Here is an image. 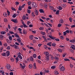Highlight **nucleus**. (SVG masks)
Instances as JSON below:
<instances>
[{
  "label": "nucleus",
  "mask_w": 75,
  "mask_h": 75,
  "mask_svg": "<svg viewBox=\"0 0 75 75\" xmlns=\"http://www.w3.org/2000/svg\"><path fill=\"white\" fill-rule=\"evenodd\" d=\"M39 11L40 13H44V10H43L42 9L39 10Z\"/></svg>",
  "instance_id": "19"
},
{
  "label": "nucleus",
  "mask_w": 75,
  "mask_h": 75,
  "mask_svg": "<svg viewBox=\"0 0 75 75\" xmlns=\"http://www.w3.org/2000/svg\"><path fill=\"white\" fill-rule=\"evenodd\" d=\"M29 48L30 50H33L34 51H35V50L33 47H30Z\"/></svg>",
  "instance_id": "17"
},
{
  "label": "nucleus",
  "mask_w": 75,
  "mask_h": 75,
  "mask_svg": "<svg viewBox=\"0 0 75 75\" xmlns=\"http://www.w3.org/2000/svg\"><path fill=\"white\" fill-rule=\"evenodd\" d=\"M32 17H35L34 12H33L32 13Z\"/></svg>",
  "instance_id": "39"
},
{
  "label": "nucleus",
  "mask_w": 75,
  "mask_h": 75,
  "mask_svg": "<svg viewBox=\"0 0 75 75\" xmlns=\"http://www.w3.org/2000/svg\"><path fill=\"white\" fill-rule=\"evenodd\" d=\"M60 23H64V21L62 19H61L59 21Z\"/></svg>",
  "instance_id": "40"
},
{
  "label": "nucleus",
  "mask_w": 75,
  "mask_h": 75,
  "mask_svg": "<svg viewBox=\"0 0 75 75\" xmlns=\"http://www.w3.org/2000/svg\"><path fill=\"white\" fill-rule=\"evenodd\" d=\"M35 63H34V64H33V69H36V66H35Z\"/></svg>",
  "instance_id": "37"
},
{
  "label": "nucleus",
  "mask_w": 75,
  "mask_h": 75,
  "mask_svg": "<svg viewBox=\"0 0 75 75\" xmlns=\"http://www.w3.org/2000/svg\"><path fill=\"white\" fill-rule=\"evenodd\" d=\"M69 21L70 22H72V18H69Z\"/></svg>",
  "instance_id": "50"
},
{
  "label": "nucleus",
  "mask_w": 75,
  "mask_h": 75,
  "mask_svg": "<svg viewBox=\"0 0 75 75\" xmlns=\"http://www.w3.org/2000/svg\"><path fill=\"white\" fill-rule=\"evenodd\" d=\"M70 42H73L75 43V38L74 39H73L72 40H70Z\"/></svg>",
  "instance_id": "9"
},
{
  "label": "nucleus",
  "mask_w": 75,
  "mask_h": 75,
  "mask_svg": "<svg viewBox=\"0 0 75 75\" xmlns=\"http://www.w3.org/2000/svg\"><path fill=\"white\" fill-rule=\"evenodd\" d=\"M34 12L35 13V15L36 16H38V11L36 10L34 11Z\"/></svg>",
  "instance_id": "8"
},
{
  "label": "nucleus",
  "mask_w": 75,
  "mask_h": 75,
  "mask_svg": "<svg viewBox=\"0 0 75 75\" xmlns=\"http://www.w3.org/2000/svg\"><path fill=\"white\" fill-rule=\"evenodd\" d=\"M3 48L2 47L1 48H0V52H2V51H3Z\"/></svg>",
  "instance_id": "56"
},
{
  "label": "nucleus",
  "mask_w": 75,
  "mask_h": 75,
  "mask_svg": "<svg viewBox=\"0 0 75 75\" xmlns=\"http://www.w3.org/2000/svg\"><path fill=\"white\" fill-rule=\"evenodd\" d=\"M13 22H14V23H18V21H17V19H15L13 20Z\"/></svg>",
  "instance_id": "25"
},
{
  "label": "nucleus",
  "mask_w": 75,
  "mask_h": 75,
  "mask_svg": "<svg viewBox=\"0 0 75 75\" xmlns=\"http://www.w3.org/2000/svg\"><path fill=\"white\" fill-rule=\"evenodd\" d=\"M30 61H34V60L33 59V57H30Z\"/></svg>",
  "instance_id": "41"
},
{
  "label": "nucleus",
  "mask_w": 75,
  "mask_h": 75,
  "mask_svg": "<svg viewBox=\"0 0 75 75\" xmlns=\"http://www.w3.org/2000/svg\"><path fill=\"white\" fill-rule=\"evenodd\" d=\"M2 56H6V54L5 53H4L2 54Z\"/></svg>",
  "instance_id": "48"
},
{
  "label": "nucleus",
  "mask_w": 75,
  "mask_h": 75,
  "mask_svg": "<svg viewBox=\"0 0 75 75\" xmlns=\"http://www.w3.org/2000/svg\"><path fill=\"white\" fill-rule=\"evenodd\" d=\"M7 42L8 43H11V41H10L9 40H7Z\"/></svg>",
  "instance_id": "60"
},
{
  "label": "nucleus",
  "mask_w": 75,
  "mask_h": 75,
  "mask_svg": "<svg viewBox=\"0 0 75 75\" xmlns=\"http://www.w3.org/2000/svg\"><path fill=\"white\" fill-rule=\"evenodd\" d=\"M9 33H10L11 34H14V33L13 32L9 31Z\"/></svg>",
  "instance_id": "46"
},
{
  "label": "nucleus",
  "mask_w": 75,
  "mask_h": 75,
  "mask_svg": "<svg viewBox=\"0 0 75 75\" xmlns=\"http://www.w3.org/2000/svg\"><path fill=\"white\" fill-rule=\"evenodd\" d=\"M59 12H60V11H59V10H57L56 12V14L59 15Z\"/></svg>",
  "instance_id": "16"
},
{
  "label": "nucleus",
  "mask_w": 75,
  "mask_h": 75,
  "mask_svg": "<svg viewBox=\"0 0 75 75\" xmlns=\"http://www.w3.org/2000/svg\"><path fill=\"white\" fill-rule=\"evenodd\" d=\"M20 65L23 69H24V68H25V66H23V65L21 64H20Z\"/></svg>",
  "instance_id": "22"
},
{
  "label": "nucleus",
  "mask_w": 75,
  "mask_h": 75,
  "mask_svg": "<svg viewBox=\"0 0 75 75\" xmlns=\"http://www.w3.org/2000/svg\"><path fill=\"white\" fill-rule=\"evenodd\" d=\"M70 47L72 48L73 50H75V46L74 45H72V46H71Z\"/></svg>",
  "instance_id": "15"
},
{
  "label": "nucleus",
  "mask_w": 75,
  "mask_h": 75,
  "mask_svg": "<svg viewBox=\"0 0 75 75\" xmlns=\"http://www.w3.org/2000/svg\"><path fill=\"white\" fill-rule=\"evenodd\" d=\"M58 9L59 10H62V7L61 6H59Z\"/></svg>",
  "instance_id": "31"
},
{
  "label": "nucleus",
  "mask_w": 75,
  "mask_h": 75,
  "mask_svg": "<svg viewBox=\"0 0 75 75\" xmlns=\"http://www.w3.org/2000/svg\"><path fill=\"white\" fill-rule=\"evenodd\" d=\"M9 39L10 41L12 40V37L11 36H9Z\"/></svg>",
  "instance_id": "28"
},
{
  "label": "nucleus",
  "mask_w": 75,
  "mask_h": 75,
  "mask_svg": "<svg viewBox=\"0 0 75 75\" xmlns=\"http://www.w3.org/2000/svg\"><path fill=\"white\" fill-rule=\"evenodd\" d=\"M16 40L19 43H21V40L20 39L17 38L16 39Z\"/></svg>",
  "instance_id": "18"
},
{
  "label": "nucleus",
  "mask_w": 75,
  "mask_h": 75,
  "mask_svg": "<svg viewBox=\"0 0 75 75\" xmlns=\"http://www.w3.org/2000/svg\"><path fill=\"white\" fill-rule=\"evenodd\" d=\"M22 18H23V20H25V19L26 18V16H24L22 17Z\"/></svg>",
  "instance_id": "59"
},
{
  "label": "nucleus",
  "mask_w": 75,
  "mask_h": 75,
  "mask_svg": "<svg viewBox=\"0 0 75 75\" xmlns=\"http://www.w3.org/2000/svg\"><path fill=\"white\" fill-rule=\"evenodd\" d=\"M6 56L8 57L10 55V51H7L6 52Z\"/></svg>",
  "instance_id": "12"
},
{
  "label": "nucleus",
  "mask_w": 75,
  "mask_h": 75,
  "mask_svg": "<svg viewBox=\"0 0 75 75\" xmlns=\"http://www.w3.org/2000/svg\"><path fill=\"white\" fill-rule=\"evenodd\" d=\"M33 57L34 58H36V57H37V54H34L33 55Z\"/></svg>",
  "instance_id": "24"
},
{
  "label": "nucleus",
  "mask_w": 75,
  "mask_h": 75,
  "mask_svg": "<svg viewBox=\"0 0 75 75\" xmlns=\"http://www.w3.org/2000/svg\"><path fill=\"white\" fill-rule=\"evenodd\" d=\"M67 55V54L65 53H64V54H62V57L63 58H64L65 57V55Z\"/></svg>",
  "instance_id": "45"
},
{
  "label": "nucleus",
  "mask_w": 75,
  "mask_h": 75,
  "mask_svg": "<svg viewBox=\"0 0 75 75\" xmlns=\"http://www.w3.org/2000/svg\"><path fill=\"white\" fill-rule=\"evenodd\" d=\"M6 68L7 69H11V66L10 64H8L6 65Z\"/></svg>",
  "instance_id": "4"
},
{
  "label": "nucleus",
  "mask_w": 75,
  "mask_h": 75,
  "mask_svg": "<svg viewBox=\"0 0 75 75\" xmlns=\"http://www.w3.org/2000/svg\"><path fill=\"white\" fill-rule=\"evenodd\" d=\"M57 50L59 52H62V49L61 48L58 49Z\"/></svg>",
  "instance_id": "11"
},
{
  "label": "nucleus",
  "mask_w": 75,
  "mask_h": 75,
  "mask_svg": "<svg viewBox=\"0 0 75 75\" xmlns=\"http://www.w3.org/2000/svg\"><path fill=\"white\" fill-rule=\"evenodd\" d=\"M21 54L20 53H18V57L20 58L21 59H23V57L21 56Z\"/></svg>",
  "instance_id": "3"
},
{
  "label": "nucleus",
  "mask_w": 75,
  "mask_h": 75,
  "mask_svg": "<svg viewBox=\"0 0 75 75\" xmlns=\"http://www.w3.org/2000/svg\"><path fill=\"white\" fill-rule=\"evenodd\" d=\"M27 13H28L29 14H30V13H31V10L27 9Z\"/></svg>",
  "instance_id": "36"
},
{
  "label": "nucleus",
  "mask_w": 75,
  "mask_h": 75,
  "mask_svg": "<svg viewBox=\"0 0 75 75\" xmlns=\"http://www.w3.org/2000/svg\"><path fill=\"white\" fill-rule=\"evenodd\" d=\"M54 73L56 75L59 74V72H58V71H54Z\"/></svg>",
  "instance_id": "23"
},
{
  "label": "nucleus",
  "mask_w": 75,
  "mask_h": 75,
  "mask_svg": "<svg viewBox=\"0 0 75 75\" xmlns=\"http://www.w3.org/2000/svg\"><path fill=\"white\" fill-rule=\"evenodd\" d=\"M0 38L1 40H3V36L2 35H0Z\"/></svg>",
  "instance_id": "29"
},
{
  "label": "nucleus",
  "mask_w": 75,
  "mask_h": 75,
  "mask_svg": "<svg viewBox=\"0 0 75 75\" xmlns=\"http://www.w3.org/2000/svg\"><path fill=\"white\" fill-rule=\"evenodd\" d=\"M67 3H69V4H73V2L69 1V2H67Z\"/></svg>",
  "instance_id": "63"
},
{
  "label": "nucleus",
  "mask_w": 75,
  "mask_h": 75,
  "mask_svg": "<svg viewBox=\"0 0 75 75\" xmlns=\"http://www.w3.org/2000/svg\"><path fill=\"white\" fill-rule=\"evenodd\" d=\"M3 45L5 47H7V44L6 43H5Z\"/></svg>",
  "instance_id": "43"
},
{
  "label": "nucleus",
  "mask_w": 75,
  "mask_h": 75,
  "mask_svg": "<svg viewBox=\"0 0 75 75\" xmlns=\"http://www.w3.org/2000/svg\"><path fill=\"white\" fill-rule=\"evenodd\" d=\"M18 9L19 10H20V11H21V10H22V8H21L20 7H19L18 8Z\"/></svg>",
  "instance_id": "58"
},
{
  "label": "nucleus",
  "mask_w": 75,
  "mask_h": 75,
  "mask_svg": "<svg viewBox=\"0 0 75 75\" xmlns=\"http://www.w3.org/2000/svg\"><path fill=\"white\" fill-rule=\"evenodd\" d=\"M16 16H17V15H16V14H15L12 15V17L13 18H16Z\"/></svg>",
  "instance_id": "27"
},
{
  "label": "nucleus",
  "mask_w": 75,
  "mask_h": 75,
  "mask_svg": "<svg viewBox=\"0 0 75 75\" xmlns=\"http://www.w3.org/2000/svg\"><path fill=\"white\" fill-rule=\"evenodd\" d=\"M29 38L30 40H33V35H30Z\"/></svg>",
  "instance_id": "14"
},
{
  "label": "nucleus",
  "mask_w": 75,
  "mask_h": 75,
  "mask_svg": "<svg viewBox=\"0 0 75 75\" xmlns=\"http://www.w3.org/2000/svg\"><path fill=\"white\" fill-rule=\"evenodd\" d=\"M13 46L14 48L15 49H18V46L16 45L15 44L13 45Z\"/></svg>",
  "instance_id": "10"
},
{
  "label": "nucleus",
  "mask_w": 75,
  "mask_h": 75,
  "mask_svg": "<svg viewBox=\"0 0 75 75\" xmlns=\"http://www.w3.org/2000/svg\"><path fill=\"white\" fill-rule=\"evenodd\" d=\"M36 42V40H33V44H34Z\"/></svg>",
  "instance_id": "62"
},
{
  "label": "nucleus",
  "mask_w": 75,
  "mask_h": 75,
  "mask_svg": "<svg viewBox=\"0 0 75 75\" xmlns=\"http://www.w3.org/2000/svg\"><path fill=\"white\" fill-rule=\"evenodd\" d=\"M16 61L17 62H18V61L19 59H18V57H17L16 58Z\"/></svg>",
  "instance_id": "52"
},
{
  "label": "nucleus",
  "mask_w": 75,
  "mask_h": 75,
  "mask_svg": "<svg viewBox=\"0 0 75 75\" xmlns=\"http://www.w3.org/2000/svg\"><path fill=\"white\" fill-rule=\"evenodd\" d=\"M44 6L46 8H47L48 7V4H45L44 5Z\"/></svg>",
  "instance_id": "26"
},
{
  "label": "nucleus",
  "mask_w": 75,
  "mask_h": 75,
  "mask_svg": "<svg viewBox=\"0 0 75 75\" xmlns=\"http://www.w3.org/2000/svg\"><path fill=\"white\" fill-rule=\"evenodd\" d=\"M44 72L45 73H49V72H50V71L48 70H45Z\"/></svg>",
  "instance_id": "38"
},
{
  "label": "nucleus",
  "mask_w": 75,
  "mask_h": 75,
  "mask_svg": "<svg viewBox=\"0 0 75 75\" xmlns=\"http://www.w3.org/2000/svg\"><path fill=\"white\" fill-rule=\"evenodd\" d=\"M46 59L47 61H49L50 60V56H46Z\"/></svg>",
  "instance_id": "13"
},
{
  "label": "nucleus",
  "mask_w": 75,
  "mask_h": 75,
  "mask_svg": "<svg viewBox=\"0 0 75 75\" xmlns=\"http://www.w3.org/2000/svg\"><path fill=\"white\" fill-rule=\"evenodd\" d=\"M60 70L61 71H65V68L64 67V66H62L61 67Z\"/></svg>",
  "instance_id": "6"
},
{
  "label": "nucleus",
  "mask_w": 75,
  "mask_h": 75,
  "mask_svg": "<svg viewBox=\"0 0 75 75\" xmlns=\"http://www.w3.org/2000/svg\"><path fill=\"white\" fill-rule=\"evenodd\" d=\"M60 38L62 40H64V36H60Z\"/></svg>",
  "instance_id": "42"
},
{
  "label": "nucleus",
  "mask_w": 75,
  "mask_h": 75,
  "mask_svg": "<svg viewBox=\"0 0 75 75\" xmlns=\"http://www.w3.org/2000/svg\"><path fill=\"white\" fill-rule=\"evenodd\" d=\"M44 47L45 49H46V50H47V48H48V47H47V46L46 45H44Z\"/></svg>",
  "instance_id": "55"
},
{
  "label": "nucleus",
  "mask_w": 75,
  "mask_h": 75,
  "mask_svg": "<svg viewBox=\"0 0 75 75\" xmlns=\"http://www.w3.org/2000/svg\"><path fill=\"white\" fill-rule=\"evenodd\" d=\"M32 7H37V5H36V4L34 2H33L31 3Z\"/></svg>",
  "instance_id": "2"
},
{
  "label": "nucleus",
  "mask_w": 75,
  "mask_h": 75,
  "mask_svg": "<svg viewBox=\"0 0 75 75\" xmlns=\"http://www.w3.org/2000/svg\"><path fill=\"white\" fill-rule=\"evenodd\" d=\"M11 62H14V58L11 57Z\"/></svg>",
  "instance_id": "30"
},
{
  "label": "nucleus",
  "mask_w": 75,
  "mask_h": 75,
  "mask_svg": "<svg viewBox=\"0 0 75 75\" xmlns=\"http://www.w3.org/2000/svg\"><path fill=\"white\" fill-rule=\"evenodd\" d=\"M63 34H63L65 36V35H67V33L65 31L63 32Z\"/></svg>",
  "instance_id": "57"
},
{
  "label": "nucleus",
  "mask_w": 75,
  "mask_h": 75,
  "mask_svg": "<svg viewBox=\"0 0 75 75\" xmlns=\"http://www.w3.org/2000/svg\"><path fill=\"white\" fill-rule=\"evenodd\" d=\"M49 37L50 38L52 39V40H54V39L56 41H59V39H55L56 38L52 37V36L50 35H49Z\"/></svg>",
  "instance_id": "1"
},
{
  "label": "nucleus",
  "mask_w": 75,
  "mask_h": 75,
  "mask_svg": "<svg viewBox=\"0 0 75 75\" xmlns=\"http://www.w3.org/2000/svg\"><path fill=\"white\" fill-rule=\"evenodd\" d=\"M14 35L16 38H20V36H19V35H18L17 33H15Z\"/></svg>",
  "instance_id": "7"
},
{
  "label": "nucleus",
  "mask_w": 75,
  "mask_h": 75,
  "mask_svg": "<svg viewBox=\"0 0 75 75\" xmlns=\"http://www.w3.org/2000/svg\"><path fill=\"white\" fill-rule=\"evenodd\" d=\"M3 15L5 17H7V13L6 12H4V13Z\"/></svg>",
  "instance_id": "20"
},
{
  "label": "nucleus",
  "mask_w": 75,
  "mask_h": 75,
  "mask_svg": "<svg viewBox=\"0 0 75 75\" xmlns=\"http://www.w3.org/2000/svg\"><path fill=\"white\" fill-rule=\"evenodd\" d=\"M52 46H53V47H55V45H56V43H53L52 44Z\"/></svg>",
  "instance_id": "33"
},
{
  "label": "nucleus",
  "mask_w": 75,
  "mask_h": 75,
  "mask_svg": "<svg viewBox=\"0 0 75 75\" xmlns=\"http://www.w3.org/2000/svg\"><path fill=\"white\" fill-rule=\"evenodd\" d=\"M62 25V24L59 23L58 25V27H60Z\"/></svg>",
  "instance_id": "53"
},
{
  "label": "nucleus",
  "mask_w": 75,
  "mask_h": 75,
  "mask_svg": "<svg viewBox=\"0 0 75 75\" xmlns=\"http://www.w3.org/2000/svg\"><path fill=\"white\" fill-rule=\"evenodd\" d=\"M50 8L51 10H53V9L54 8L52 6H50Z\"/></svg>",
  "instance_id": "35"
},
{
  "label": "nucleus",
  "mask_w": 75,
  "mask_h": 75,
  "mask_svg": "<svg viewBox=\"0 0 75 75\" xmlns=\"http://www.w3.org/2000/svg\"><path fill=\"white\" fill-rule=\"evenodd\" d=\"M54 58L56 60H57V61L59 60V58L58 57H57L55 56Z\"/></svg>",
  "instance_id": "34"
},
{
  "label": "nucleus",
  "mask_w": 75,
  "mask_h": 75,
  "mask_svg": "<svg viewBox=\"0 0 75 75\" xmlns=\"http://www.w3.org/2000/svg\"><path fill=\"white\" fill-rule=\"evenodd\" d=\"M44 25L46 26V27H49V26L48 25H47V24L45 23H44Z\"/></svg>",
  "instance_id": "51"
},
{
  "label": "nucleus",
  "mask_w": 75,
  "mask_h": 75,
  "mask_svg": "<svg viewBox=\"0 0 75 75\" xmlns=\"http://www.w3.org/2000/svg\"><path fill=\"white\" fill-rule=\"evenodd\" d=\"M23 33L24 34H27V32H26V31L25 30H24L23 31Z\"/></svg>",
  "instance_id": "49"
},
{
  "label": "nucleus",
  "mask_w": 75,
  "mask_h": 75,
  "mask_svg": "<svg viewBox=\"0 0 75 75\" xmlns=\"http://www.w3.org/2000/svg\"><path fill=\"white\" fill-rule=\"evenodd\" d=\"M29 68L30 69H31L33 68V65L32 64H30L29 65Z\"/></svg>",
  "instance_id": "21"
},
{
  "label": "nucleus",
  "mask_w": 75,
  "mask_h": 75,
  "mask_svg": "<svg viewBox=\"0 0 75 75\" xmlns=\"http://www.w3.org/2000/svg\"><path fill=\"white\" fill-rule=\"evenodd\" d=\"M44 54L46 55V57H47V56H49L48 55L49 54V52H44Z\"/></svg>",
  "instance_id": "5"
},
{
  "label": "nucleus",
  "mask_w": 75,
  "mask_h": 75,
  "mask_svg": "<svg viewBox=\"0 0 75 75\" xmlns=\"http://www.w3.org/2000/svg\"><path fill=\"white\" fill-rule=\"evenodd\" d=\"M6 33V32L5 31H2L1 32V34L3 35V34H5Z\"/></svg>",
  "instance_id": "32"
},
{
  "label": "nucleus",
  "mask_w": 75,
  "mask_h": 75,
  "mask_svg": "<svg viewBox=\"0 0 75 75\" xmlns=\"http://www.w3.org/2000/svg\"><path fill=\"white\" fill-rule=\"evenodd\" d=\"M64 61H70V60H69V59L66 58V59H64Z\"/></svg>",
  "instance_id": "44"
},
{
  "label": "nucleus",
  "mask_w": 75,
  "mask_h": 75,
  "mask_svg": "<svg viewBox=\"0 0 75 75\" xmlns=\"http://www.w3.org/2000/svg\"><path fill=\"white\" fill-rule=\"evenodd\" d=\"M70 51H71V52H72V53H74V50L72 49H70Z\"/></svg>",
  "instance_id": "61"
},
{
  "label": "nucleus",
  "mask_w": 75,
  "mask_h": 75,
  "mask_svg": "<svg viewBox=\"0 0 75 75\" xmlns=\"http://www.w3.org/2000/svg\"><path fill=\"white\" fill-rule=\"evenodd\" d=\"M13 72H11L10 73V75H13Z\"/></svg>",
  "instance_id": "64"
},
{
  "label": "nucleus",
  "mask_w": 75,
  "mask_h": 75,
  "mask_svg": "<svg viewBox=\"0 0 75 75\" xmlns=\"http://www.w3.org/2000/svg\"><path fill=\"white\" fill-rule=\"evenodd\" d=\"M6 49L8 50H10V46H8L6 48Z\"/></svg>",
  "instance_id": "47"
},
{
  "label": "nucleus",
  "mask_w": 75,
  "mask_h": 75,
  "mask_svg": "<svg viewBox=\"0 0 75 75\" xmlns=\"http://www.w3.org/2000/svg\"><path fill=\"white\" fill-rule=\"evenodd\" d=\"M55 66H52L51 67V68H52V69H55Z\"/></svg>",
  "instance_id": "54"
}]
</instances>
